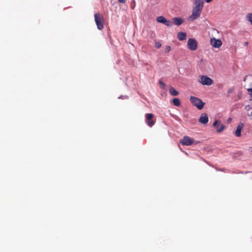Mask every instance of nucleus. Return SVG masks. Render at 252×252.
I'll return each instance as SVG.
<instances>
[{
	"mask_svg": "<svg viewBox=\"0 0 252 252\" xmlns=\"http://www.w3.org/2000/svg\"><path fill=\"white\" fill-rule=\"evenodd\" d=\"M199 82L202 85L207 86H210L213 83V80L205 75L201 76Z\"/></svg>",
	"mask_w": 252,
	"mask_h": 252,
	"instance_id": "nucleus-3",
	"label": "nucleus"
},
{
	"mask_svg": "<svg viewBox=\"0 0 252 252\" xmlns=\"http://www.w3.org/2000/svg\"><path fill=\"white\" fill-rule=\"evenodd\" d=\"M184 22L183 19L181 17H175L173 19V25L176 26L181 25Z\"/></svg>",
	"mask_w": 252,
	"mask_h": 252,
	"instance_id": "nucleus-13",
	"label": "nucleus"
},
{
	"mask_svg": "<svg viewBox=\"0 0 252 252\" xmlns=\"http://www.w3.org/2000/svg\"><path fill=\"white\" fill-rule=\"evenodd\" d=\"M244 126V124L242 123H239L235 131V135L237 137H240L241 135V130Z\"/></svg>",
	"mask_w": 252,
	"mask_h": 252,
	"instance_id": "nucleus-12",
	"label": "nucleus"
},
{
	"mask_svg": "<svg viewBox=\"0 0 252 252\" xmlns=\"http://www.w3.org/2000/svg\"><path fill=\"white\" fill-rule=\"evenodd\" d=\"M211 44L215 48H219L222 45V42L219 39L213 38L211 39Z\"/></svg>",
	"mask_w": 252,
	"mask_h": 252,
	"instance_id": "nucleus-9",
	"label": "nucleus"
},
{
	"mask_svg": "<svg viewBox=\"0 0 252 252\" xmlns=\"http://www.w3.org/2000/svg\"><path fill=\"white\" fill-rule=\"evenodd\" d=\"M194 1L195 6L193 8L202 11L204 4L203 0H194Z\"/></svg>",
	"mask_w": 252,
	"mask_h": 252,
	"instance_id": "nucleus-11",
	"label": "nucleus"
},
{
	"mask_svg": "<svg viewBox=\"0 0 252 252\" xmlns=\"http://www.w3.org/2000/svg\"><path fill=\"white\" fill-rule=\"evenodd\" d=\"M247 17L248 21L251 23L252 25V13H250L248 15Z\"/></svg>",
	"mask_w": 252,
	"mask_h": 252,
	"instance_id": "nucleus-19",
	"label": "nucleus"
},
{
	"mask_svg": "<svg viewBox=\"0 0 252 252\" xmlns=\"http://www.w3.org/2000/svg\"><path fill=\"white\" fill-rule=\"evenodd\" d=\"M225 127L224 125L220 124V126L217 129V132L218 133L222 132L225 129Z\"/></svg>",
	"mask_w": 252,
	"mask_h": 252,
	"instance_id": "nucleus-17",
	"label": "nucleus"
},
{
	"mask_svg": "<svg viewBox=\"0 0 252 252\" xmlns=\"http://www.w3.org/2000/svg\"><path fill=\"white\" fill-rule=\"evenodd\" d=\"M248 42H246L245 43V45H248Z\"/></svg>",
	"mask_w": 252,
	"mask_h": 252,
	"instance_id": "nucleus-32",
	"label": "nucleus"
},
{
	"mask_svg": "<svg viewBox=\"0 0 252 252\" xmlns=\"http://www.w3.org/2000/svg\"><path fill=\"white\" fill-rule=\"evenodd\" d=\"M212 0H206V1L207 2H210L211 1H212Z\"/></svg>",
	"mask_w": 252,
	"mask_h": 252,
	"instance_id": "nucleus-30",
	"label": "nucleus"
},
{
	"mask_svg": "<svg viewBox=\"0 0 252 252\" xmlns=\"http://www.w3.org/2000/svg\"><path fill=\"white\" fill-rule=\"evenodd\" d=\"M177 37L180 41H183L187 38V34L185 32H180L177 34Z\"/></svg>",
	"mask_w": 252,
	"mask_h": 252,
	"instance_id": "nucleus-14",
	"label": "nucleus"
},
{
	"mask_svg": "<svg viewBox=\"0 0 252 252\" xmlns=\"http://www.w3.org/2000/svg\"><path fill=\"white\" fill-rule=\"evenodd\" d=\"M234 91V88L233 87V88H230L227 91V93L228 94H231L232 93H233Z\"/></svg>",
	"mask_w": 252,
	"mask_h": 252,
	"instance_id": "nucleus-24",
	"label": "nucleus"
},
{
	"mask_svg": "<svg viewBox=\"0 0 252 252\" xmlns=\"http://www.w3.org/2000/svg\"><path fill=\"white\" fill-rule=\"evenodd\" d=\"M94 20L98 30H101L104 28L103 19L102 15L99 13H96L94 14Z\"/></svg>",
	"mask_w": 252,
	"mask_h": 252,
	"instance_id": "nucleus-2",
	"label": "nucleus"
},
{
	"mask_svg": "<svg viewBox=\"0 0 252 252\" xmlns=\"http://www.w3.org/2000/svg\"><path fill=\"white\" fill-rule=\"evenodd\" d=\"M246 111H249L250 110L252 109V106L250 105H246L245 107Z\"/></svg>",
	"mask_w": 252,
	"mask_h": 252,
	"instance_id": "nucleus-21",
	"label": "nucleus"
},
{
	"mask_svg": "<svg viewBox=\"0 0 252 252\" xmlns=\"http://www.w3.org/2000/svg\"><path fill=\"white\" fill-rule=\"evenodd\" d=\"M231 118H229V119H228V121H231Z\"/></svg>",
	"mask_w": 252,
	"mask_h": 252,
	"instance_id": "nucleus-33",
	"label": "nucleus"
},
{
	"mask_svg": "<svg viewBox=\"0 0 252 252\" xmlns=\"http://www.w3.org/2000/svg\"><path fill=\"white\" fill-rule=\"evenodd\" d=\"M145 117V122L147 125L150 127H152L156 123L153 119L154 115L152 113H147L146 114Z\"/></svg>",
	"mask_w": 252,
	"mask_h": 252,
	"instance_id": "nucleus-4",
	"label": "nucleus"
},
{
	"mask_svg": "<svg viewBox=\"0 0 252 252\" xmlns=\"http://www.w3.org/2000/svg\"><path fill=\"white\" fill-rule=\"evenodd\" d=\"M130 7H131V8L132 9H133L134 8V5H132V3L131 4Z\"/></svg>",
	"mask_w": 252,
	"mask_h": 252,
	"instance_id": "nucleus-29",
	"label": "nucleus"
},
{
	"mask_svg": "<svg viewBox=\"0 0 252 252\" xmlns=\"http://www.w3.org/2000/svg\"><path fill=\"white\" fill-rule=\"evenodd\" d=\"M247 115L251 119H252V111H251L250 113H248Z\"/></svg>",
	"mask_w": 252,
	"mask_h": 252,
	"instance_id": "nucleus-26",
	"label": "nucleus"
},
{
	"mask_svg": "<svg viewBox=\"0 0 252 252\" xmlns=\"http://www.w3.org/2000/svg\"><path fill=\"white\" fill-rule=\"evenodd\" d=\"M169 93L171 95L173 96H176L179 94V93L178 91L175 90L173 87H170L169 88Z\"/></svg>",
	"mask_w": 252,
	"mask_h": 252,
	"instance_id": "nucleus-15",
	"label": "nucleus"
},
{
	"mask_svg": "<svg viewBox=\"0 0 252 252\" xmlns=\"http://www.w3.org/2000/svg\"><path fill=\"white\" fill-rule=\"evenodd\" d=\"M194 140L192 138L185 136L182 139L180 140V142L183 145L189 146L193 144Z\"/></svg>",
	"mask_w": 252,
	"mask_h": 252,
	"instance_id": "nucleus-6",
	"label": "nucleus"
},
{
	"mask_svg": "<svg viewBox=\"0 0 252 252\" xmlns=\"http://www.w3.org/2000/svg\"><path fill=\"white\" fill-rule=\"evenodd\" d=\"M118 1L122 3H125L126 2V0H118Z\"/></svg>",
	"mask_w": 252,
	"mask_h": 252,
	"instance_id": "nucleus-27",
	"label": "nucleus"
},
{
	"mask_svg": "<svg viewBox=\"0 0 252 252\" xmlns=\"http://www.w3.org/2000/svg\"><path fill=\"white\" fill-rule=\"evenodd\" d=\"M201 11L193 8L192 14L189 17V20L194 21L200 16Z\"/></svg>",
	"mask_w": 252,
	"mask_h": 252,
	"instance_id": "nucleus-8",
	"label": "nucleus"
},
{
	"mask_svg": "<svg viewBox=\"0 0 252 252\" xmlns=\"http://www.w3.org/2000/svg\"><path fill=\"white\" fill-rule=\"evenodd\" d=\"M221 124V122L219 120L215 121L213 123V126L217 128V129L219 127V126Z\"/></svg>",
	"mask_w": 252,
	"mask_h": 252,
	"instance_id": "nucleus-18",
	"label": "nucleus"
},
{
	"mask_svg": "<svg viewBox=\"0 0 252 252\" xmlns=\"http://www.w3.org/2000/svg\"><path fill=\"white\" fill-rule=\"evenodd\" d=\"M188 48L191 51H194L197 48V43L195 39L194 38H189L188 39Z\"/></svg>",
	"mask_w": 252,
	"mask_h": 252,
	"instance_id": "nucleus-5",
	"label": "nucleus"
},
{
	"mask_svg": "<svg viewBox=\"0 0 252 252\" xmlns=\"http://www.w3.org/2000/svg\"><path fill=\"white\" fill-rule=\"evenodd\" d=\"M159 85L163 89H164L166 87V85L164 84L163 82H162L161 80H159Z\"/></svg>",
	"mask_w": 252,
	"mask_h": 252,
	"instance_id": "nucleus-20",
	"label": "nucleus"
},
{
	"mask_svg": "<svg viewBox=\"0 0 252 252\" xmlns=\"http://www.w3.org/2000/svg\"><path fill=\"white\" fill-rule=\"evenodd\" d=\"M248 76H246L244 78V79H243V81L244 82H245L247 80V78Z\"/></svg>",
	"mask_w": 252,
	"mask_h": 252,
	"instance_id": "nucleus-28",
	"label": "nucleus"
},
{
	"mask_svg": "<svg viewBox=\"0 0 252 252\" xmlns=\"http://www.w3.org/2000/svg\"><path fill=\"white\" fill-rule=\"evenodd\" d=\"M119 99H127L128 98V96L126 95H121L118 97Z\"/></svg>",
	"mask_w": 252,
	"mask_h": 252,
	"instance_id": "nucleus-25",
	"label": "nucleus"
},
{
	"mask_svg": "<svg viewBox=\"0 0 252 252\" xmlns=\"http://www.w3.org/2000/svg\"><path fill=\"white\" fill-rule=\"evenodd\" d=\"M190 101L191 103L195 106L199 110H201L205 104L200 98L195 96H191L190 97Z\"/></svg>",
	"mask_w": 252,
	"mask_h": 252,
	"instance_id": "nucleus-1",
	"label": "nucleus"
},
{
	"mask_svg": "<svg viewBox=\"0 0 252 252\" xmlns=\"http://www.w3.org/2000/svg\"><path fill=\"white\" fill-rule=\"evenodd\" d=\"M198 121L199 123L202 124H206L208 123L209 121L208 117L206 113H202L199 120Z\"/></svg>",
	"mask_w": 252,
	"mask_h": 252,
	"instance_id": "nucleus-10",
	"label": "nucleus"
},
{
	"mask_svg": "<svg viewBox=\"0 0 252 252\" xmlns=\"http://www.w3.org/2000/svg\"><path fill=\"white\" fill-rule=\"evenodd\" d=\"M157 21L158 23H162L168 27H171L173 25L172 21L167 20L162 16L158 17L157 18Z\"/></svg>",
	"mask_w": 252,
	"mask_h": 252,
	"instance_id": "nucleus-7",
	"label": "nucleus"
},
{
	"mask_svg": "<svg viewBox=\"0 0 252 252\" xmlns=\"http://www.w3.org/2000/svg\"><path fill=\"white\" fill-rule=\"evenodd\" d=\"M171 50V47L170 46H166L165 50V53H168L170 52Z\"/></svg>",
	"mask_w": 252,
	"mask_h": 252,
	"instance_id": "nucleus-23",
	"label": "nucleus"
},
{
	"mask_svg": "<svg viewBox=\"0 0 252 252\" xmlns=\"http://www.w3.org/2000/svg\"><path fill=\"white\" fill-rule=\"evenodd\" d=\"M161 46V44L159 42H156L155 43V47L157 48H159Z\"/></svg>",
	"mask_w": 252,
	"mask_h": 252,
	"instance_id": "nucleus-22",
	"label": "nucleus"
},
{
	"mask_svg": "<svg viewBox=\"0 0 252 252\" xmlns=\"http://www.w3.org/2000/svg\"><path fill=\"white\" fill-rule=\"evenodd\" d=\"M250 86L251 87L250 88H252V82L250 83Z\"/></svg>",
	"mask_w": 252,
	"mask_h": 252,
	"instance_id": "nucleus-31",
	"label": "nucleus"
},
{
	"mask_svg": "<svg viewBox=\"0 0 252 252\" xmlns=\"http://www.w3.org/2000/svg\"><path fill=\"white\" fill-rule=\"evenodd\" d=\"M173 104L176 106H179L181 105L180 100L178 98H174L172 100Z\"/></svg>",
	"mask_w": 252,
	"mask_h": 252,
	"instance_id": "nucleus-16",
	"label": "nucleus"
}]
</instances>
